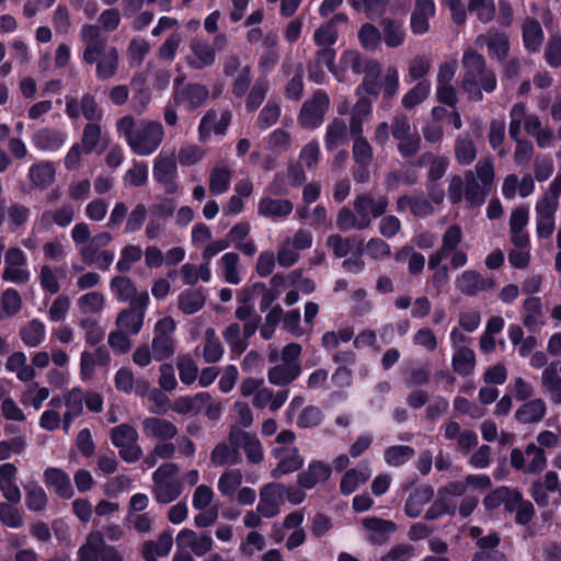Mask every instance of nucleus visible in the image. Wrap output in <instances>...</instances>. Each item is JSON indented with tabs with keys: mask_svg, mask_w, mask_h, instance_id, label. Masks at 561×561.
Here are the masks:
<instances>
[{
	"mask_svg": "<svg viewBox=\"0 0 561 561\" xmlns=\"http://www.w3.org/2000/svg\"><path fill=\"white\" fill-rule=\"evenodd\" d=\"M79 37L83 64L94 66L95 77L101 81L114 78L119 69V51L110 45L108 37L91 23L80 27Z\"/></svg>",
	"mask_w": 561,
	"mask_h": 561,
	"instance_id": "1",
	"label": "nucleus"
},
{
	"mask_svg": "<svg viewBox=\"0 0 561 561\" xmlns=\"http://www.w3.org/2000/svg\"><path fill=\"white\" fill-rule=\"evenodd\" d=\"M116 130L123 136L130 150L140 157L154 153L164 139V128L158 121L136 122L131 115H125L116 122Z\"/></svg>",
	"mask_w": 561,
	"mask_h": 561,
	"instance_id": "2",
	"label": "nucleus"
},
{
	"mask_svg": "<svg viewBox=\"0 0 561 561\" xmlns=\"http://www.w3.org/2000/svg\"><path fill=\"white\" fill-rule=\"evenodd\" d=\"M465 69L461 89L473 102L483 100V91L492 93L497 85L495 72L486 66L484 57L472 49H467L461 59Z\"/></svg>",
	"mask_w": 561,
	"mask_h": 561,
	"instance_id": "3",
	"label": "nucleus"
},
{
	"mask_svg": "<svg viewBox=\"0 0 561 561\" xmlns=\"http://www.w3.org/2000/svg\"><path fill=\"white\" fill-rule=\"evenodd\" d=\"M494 180V169L491 160H481L474 171L465 172V199L470 207L481 206L491 191Z\"/></svg>",
	"mask_w": 561,
	"mask_h": 561,
	"instance_id": "4",
	"label": "nucleus"
},
{
	"mask_svg": "<svg viewBox=\"0 0 561 561\" xmlns=\"http://www.w3.org/2000/svg\"><path fill=\"white\" fill-rule=\"evenodd\" d=\"M113 241L107 231H101L92 237L89 243L79 248V254L83 263L94 265L101 271H107L112 265L115 254L112 250L104 249Z\"/></svg>",
	"mask_w": 561,
	"mask_h": 561,
	"instance_id": "5",
	"label": "nucleus"
},
{
	"mask_svg": "<svg viewBox=\"0 0 561 561\" xmlns=\"http://www.w3.org/2000/svg\"><path fill=\"white\" fill-rule=\"evenodd\" d=\"M175 328L176 323L171 317H164L156 322L150 346L154 352V360L162 362L175 354Z\"/></svg>",
	"mask_w": 561,
	"mask_h": 561,
	"instance_id": "6",
	"label": "nucleus"
},
{
	"mask_svg": "<svg viewBox=\"0 0 561 561\" xmlns=\"http://www.w3.org/2000/svg\"><path fill=\"white\" fill-rule=\"evenodd\" d=\"M148 304L149 294L146 290L140 291L137 300L118 312L115 320L116 328L129 335H137L144 327Z\"/></svg>",
	"mask_w": 561,
	"mask_h": 561,
	"instance_id": "7",
	"label": "nucleus"
},
{
	"mask_svg": "<svg viewBox=\"0 0 561 561\" xmlns=\"http://www.w3.org/2000/svg\"><path fill=\"white\" fill-rule=\"evenodd\" d=\"M110 437L123 460L135 462L140 459L142 449L138 445V433L134 426L127 423L117 425L111 430Z\"/></svg>",
	"mask_w": 561,
	"mask_h": 561,
	"instance_id": "8",
	"label": "nucleus"
},
{
	"mask_svg": "<svg viewBox=\"0 0 561 561\" xmlns=\"http://www.w3.org/2000/svg\"><path fill=\"white\" fill-rule=\"evenodd\" d=\"M510 462L516 470L527 473L541 472L547 466L545 450L535 443H529L525 450L513 448L510 455Z\"/></svg>",
	"mask_w": 561,
	"mask_h": 561,
	"instance_id": "9",
	"label": "nucleus"
},
{
	"mask_svg": "<svg viewBox=\"0 0 561 561\" xmlns=\"http://www.w3.org/2000/svg\"><path fill=\"white\" fill-rule=\"evenodd\" d=\"M330 107V98L323 90H317L312 96L305 101L300 113L299 123L302 127L313 129L320 126L324 119L325 113Z\"/></svg>",
	"mask_w": 561,
	"mask_h": 561,
	"instance_id": "10",
	"label": "nucleus"
},
{
	"mask_svg": "<svg viewBox=\"0 0 561 561\" xmlns=\"http://www.w3.org/2000/svg\"><path fill=\"white\" fill-rule=\"evenodd\" d=\"M389 199L385 195H374L371 192H364L358 194L354 202L353 207L357 216L367 221L370 227L371 220L383 216L388 209Z\"/></svg>",
	"mask_w": 561,
	"mask_h": 561,
	"instance_id": "11",
	"label": "nucleus"
},
{
	"mask_svg": "<svg viewBox=\"0 0 561 561\" xmlns=\"http://www.w3.org/2000/svg\"><path fill=\"white\" fill-rule=\"evenodd\" d=\"M66 114L71 119H78L82 115L88 123L101 122L103 118V110L90 93L83 94L80 100L67 98Z\"/></svg>",
	"mask_w": 561,
	"mask_h": 561,
	"instance_id": "12",
	"label": "nucleus"
},
{
	"mask_svg": "<svg viewBox=\"0 0 561 561\" xmlns=\"http://www.w3.org/2000/svg\"><path fill=\"white\" fill-rule=\"evenodd\" d=\"M229 443L236 446L238 451L242 449L250 462L259 463L263 460V447L256 435L232 425L229 431Z\"/></svg>",
	"mask_w": 561,
	"mask_h": 561,
	"instance_id": "13",
	"label": "nucleus"
},
{
	"mask_svg": "<svg viewBox=\"0 0 561 561\" xmlns=\"http://www.w3.org/2000/svg\"><path fill=\"white\" fill-rule=\"evenodd\" d=\"M455 286L460 294L476 297L480 293L493 290L496 283L493 278H486L476 270H467L456 277Z\"/></svg>",
	"mask_w": 561,
	"mask_h": 561,
	"instance_id": "14",
	"label": "nucleus"
},
{
	"mask_svg": "<svg viewBox=\"0 0 561 561\" xmlns=\"http://www.w3.org/2000/svg\"><path fill=\"white\" fill-rule=\"evenodd\" d=\"M529 220V210L526 206L515 208L510 216V241L515 248H530V237L526 227Z\"/></svg>",
	"mask_w": 561,
	"mask_h": 561,
	"instance_id": "15",
	"label": "nucleus"
},
{
	"mask_svg": "<svg viewBox=\"0 0 561 561\" xmlns=\"http://www.w3.org/2000/svg\"><path fill=\"white\" fill-rule=\"evenodd\" d=\"M522 112L517 110L513 113V123L508 125V135L516 142L514 151V161L519 164H527L535 152L534 145L530 140L520 138V118Z\"/></svg>",
	"mask_w": 561,
	"mask_h": 561,
	"instance_id": "16",
	"label": "nucleus"
},
{
	"mask_svg": "<svg viewBox=\"0 0 561 561\" xmlns=\"http://www.w3.org/2000/svg\"><path fill=\"white\" fill-rule=\"evenodd\" d=\"M478 46L485 45L489 56L496 58L499 61H504L510 54V39L505 33L499 32L495 28L489 30L485 34H480L476 38Z\"/></svg>",
	"mask_w": 561,
	"mask_h": 561,
	"instance_id": "17",
	"label": "nucleus"
},
{
	"mask_svg": "<svg viewBox=\"0 0 561 561\" xmlns=\"http://www.w3.org/2000/svg\"><path fill=\"white\" fill-rule=\"evenodd\" d=\"M208 98V88L201 83H188L182 89H175L173 93V101L184 105L188 111L203 106Z\"/></svg>",
	"mask_w": 561,
	"mask_h": 561,
	"instance_id": "18",
	"label": "nucleus"
},
{
	"mask_svg": "<svg viewBox=\"0 0 561 561\" xmlns=\"http://www.w3.org/2000/svg\"><path fill=\"white\" fill-rule=\"evenodd\" d=\"M191 54L186 56V64L194 70L211 67L216 60L215 47L205 41L193 39L190 44Z\"/></svg>",
	"mask_w": 561,
	"mask_h": 561,
	"instance_id": "19",
	"label": "nucleus"
},
{
	"mask_svg": "<svg viewBox=\"0 0 561 561\" xmlns=\"http://www.w3.org/2000/svg\"><path fill=\"white\" fill-rule=\"evenodd\" d=\"M141 428L144 435L150 439L171 440L178 435V427L173 422L158 416L145 417Z\"/></svg>",
	"mask_w": 561,
	"mask_h": 561,
	"instance_id": "20",
	"label": "nucleus"
},
{
	"mask_svg": "<svg viewBox=\"0 0 561 561\" xmlns=\"http://www.w3.org/2000/svg\"><path fill=\"white\" fill-rule=\"evenodd\" d=\"M543 392L554 404H561V360L551 362L541 373Z\"/></svg>",
	"mask_w": 561,
	"mask_h": 561,
	"instance_id": "21",
	"label": "nucleus"
},
{
	"mask_svg": "<svg viewBox=\"0 0 561 561\" xmlns=\"http://www.w3.org/2000/svg\"><path fill=\"white\" fill-rule=\"evenodd\" d=\"M345 13H336L327 23L320 25L313 33V41L319 47H331L339 38V26L347 25Z\"/></svg>",
	"mask_w": 561,
	"mask_h": 561,
	"instance_id": "22",
	"label": "nucleus"
},
{
	"mask_svg": "<svg viewBox=\"0 0 561 561\" xmlns=\"http://www.w3.org/2000/svg\"><path fill=\"white\" fill-rule=\"evenodd\" d=\"M213 546V539L207 534H197L192 529H182L176 536V547L190 548L196 556L206 554Z\"/></svg>",
	"mask_w": 561,
	"mask_h": 561,
	"instance_id": "23",
	"label": "nucleus"
},
{
	"mask_svg": "<svg viewBox=\"0 0 561 561\" xmlns=\"http://www.w3.org/2000/svg\"><path fill=\"white\" fill-rule=\"evenodd\" d=\"M275 457L278 459L277 466L272 470L274 478H279L297 471L304 463V458L299 455L296 447H282L274 450Z\"/></svg>",
	"mask_w": 561,
	"mask_h": 561,
	"instance_id": "24",
	"label": "nucleus"
},
{
	"mask_svg": "<svg viewBox=\"0 0 561 561\" xmlns=\"http://www.w3.org/2000/svg\"><path fill=\"white\" fill-rule=\"evenodd\" d=\"M75 219V208L72 205L65 204L56 209H47L42 213L37 220L41 230L48 231L53 225L60 228L68 227Z\"/></svg>",
	"mask_w": 561,
	"mask_h": 561,
	"instance_id": "25",
	"label": "nucleus"
},
{
	"mask_svg": "<svg viewBox=\"0 0 561 561\" xmlns=\"http://www.w3.org/2000/svg\"><path fill=\"white\" fill-rule=\"evenodd\" d=\"M523 45L530 54H536L541 49L545 39L542 26L535 18L527 16L520 24Z\"/></svg>",
	"mask_w": 561,
	"mask_h": 561,
	"instance_id": "26",
	"label": "nucleus"
},
{
	"mask_svg": "<svg viewBox=\"0 0 561 561\" xmlns=\"http://www.w3.org/2000/svg\"><path fill=\"white\" fill-rule=\"evenodd\" d=\"M293 209L294 204L285 198L265 196L261 198L257 204L259 216L273 220L285 219L293 213Z\"/></svg>",
	"mask_w": 561,
	"mask_h": 561,
	"instance_id": "27",
	"label": "nucleus"
},
{
	"mask_svg": "<svg viewBox=\"0 0 561 561\" xmlns=\"http://www.w3.org/2000/svg\"><path fill=\"white\" fill-rule=\"evenodd\" d=\"M27 178L32 188L44 191L56 180V168L50 161H39L28 169Z\"/></svg>",
	"mask_w": 561,
	"mask_h": 561,
	"instance_id": "28",
	"label": "nucleus"
},
{
	"mask_svg": "<svg viewBox=\"0 0 561 561\" xmlns=\"http://www.w3.org/2000/svg\"><path fill=\"white\" fill-rule=\"evenodd\" d=\"M433 0H416L411 14V30L414 34L422 35L430 30V19L435 15Z\"/></svg>",
	"mask_w": 561,
	"mask_h": 561,
	"instance_id": "29",
	"label": "nucleus"
},
{
	"mask_svg": "<svg viewBox=\"0 0 561 561\" xmlns=\"http://www.w3.org/2000/svg\"><path fill=\"white\" fill-rule=\"evenodd\" d=\"M66 140V133L50 127L39 128L32 135L34 146L42 151H57Z\"/></svg>",
	"mask_w": 561,
	"mask_h": 561,
	"instance_id": "30",
	"label": "nucleus"
},
{
	"mask_svg": "<svg viewBox=\"0 0 561 561\" xmlns=\"http://www.w3.org/2000/svg\"><path fill=\"white\" fill-rule=\"evenodd\" d=\"M331 472L332 468L330 465L319 460L311 461L307 469L298 474V485L304 489H313L320 482L327 481Z\"/></svg>",
	"mask_w": 561,
	"mask_h": 561,
	"instance_id": "31",
	"label": "nucleus"
},
{
	"mask_svg": "<svg viewBox=\"0 0 561 561\" xmlns=\"http://www.w3.org/2000/svg\"><path fill=\"white\" fill-rule=\"evenodd\" d=\"M558 208L554 204L549 205L537 202L536 211V232L539 239H549L556 227V213Z\"/></svg>",
	"mask_w": 561,
	"mask_h": 561,
	"instance_id": "32",
	"label": "nucleus"
},
{
	"mask_svg": "<svg viewBox=\"0 0 561 561\" xmlns=\"http://www.w3.org/2000/svg\"><path fill=\"white\" fill-rule=\"evenodd\" d=\"M176 162L170 157H159L153 164V178L165 187L167 193H173L176 190L174 182L176 178Z\"/></svg>",
	"mask_w": 561,
	"mask_h": 561,
	"instance_id": "33",
	"label": "nucleus"
},
{
	"mask_svg": "<svg viewBox=\"0 0 561 561\" xmlns=\"http://www.w3.org/2000/svg\"><path fill=\"white\" fill-rule=\"evenodd\" d=\"M454 156L456 162L461 167L470 165L477 159V144L468 131L461 133L455 138Z\"/></svg>",
	"mask_w": 561,
	"mask_h": 561,
	"instance_id": "34",
	"label": "nucleus"
},
{
	"mask_svg": "<svg viewBox=\"0 0 561 561\" xmlns=\"http://www.w3.org/2000/svg\"><path fill=\"white\" fill-rule=\"evenodd\" d=\"M416 165L421 168L427 167V180L430 182H437L445 175L449 165V160L445 156H439L432 151H425L419 157Z\"/></svg>",
	"mask_w": 561,
	"mask_h": 561,
	"instance_id": "35",
	"label": "nucleus"
},
{
	"mask_svg": "<svg viewBox=\"0 0 561 561\" xmlns=\"http://www.w3.org/2000/svg\"><path fill=\"white\" fill-rule=\"evenodd\" d=\"M547 413L546 402L540 399L527 400L515 411V419L520 424H535L542 421Z\"/></svg>",
	"mask_w": 561,
	"mask_h": 561,
	"instance_id": "36",
	"label": "nucleus"
},
{
	"mask_svg": "<svg viewBox=\"0 0 561 561\" xmlns=\"http://www.w3.org/2000/svg\"><path fill=\"white\" fill-rule=\"evenodd\" d=\"M523 324L530 331L536 332L545 324L541 299L528 297L523 302Z\"/></svg>",
	"mask_w": 561,
	"mask_h": 561,
	"instance_id": "37",
	"label": "nucleus"
},
{
	"mask_svg": "<svg viewBox=\"0 0 561 561\" xmlns=\"http://www.w3.org/2000/svg\"><path fill=\"white\" fill-rule=\"evenodd\" d=\"M348 144V130L346 123L341 118H333L325 128L324 146L328 151H333Z\"/></svg>",
	"mask_w": 561,
	"mask_h": 561,
	"instance_id": "38",
	"label": "nucleus"
},
{
	"mask_svg": "<svg viewBox=\"0 0 561 561\" xmlns=\"http://www.w3.org/2000/svg\"><path fill=\"white\" fill-rule=\"evenodd\" d=\"M381 27V39L389 48L401 46L405 41V30L403 22L383 18L379 23Z\"/></svg>",
	"mask_w": 561,
	"mask_h": 561,
	"instance_id": "39",
	"label": "nucleus"
},
{
	"mask_svg": "<svg viewBox=\"0 0 561 561\" xmlns=\"http://www.w3.org/2000/svg\"><path fill=\"white\" fill-rule=\"evenodd\" d=\"M301 374V365L276 364L267 371L270 383L286 387L295 381Z\"/></svg>",
	"mask_w": 561,
	"mask_h": 561,
	"instance_id": "40",
	"label": "nucleus"
},
{
	"mask_svg": "<svg viewBox=\"0 0 561 561\" xmlns=\"http://www.w3.org/2000/svg\"><path fill=\"white\" fill-rule=\"evenodd\" d=\"M370 476L368 463H359L355 468L346 470L340 482L341 491H355L364 486Z\"/></svg>",
	"mask_w": 561,
	"mask_h": 561,
	"instance_id": "41",
	"label": "nucleus"
},
{
	"mask_svg": "<svg viewBox=\"0 0 561 561\" xmlns=\"http://www.w3.org/2000/svg\"><path fill=\"white\" fill-rule=\"evenodd\" d=\"M477 366L474 352L469 347H458L451 358V367L455 374L467 377L473 374Z\"/></svg>",
	"mask_w": 561,
	"mask_h": 561,
	"instance_id": "42",
	"label": "nucleus"
},
{
	"mask_svg": "<svg viewBox=\"0 0 561 561\" xmlns=\"http://www.w3.org/2000/svg\"><path fill=\"white\" fill-rule=\"evenodd\" d=\"M111 291L117 300L131 304L140 297L134 282L124 275L114 276L110 282Z\"/></svg>",
	"mask_w": 561,
	"mask_h": 561,
	"instance_id": "43",
	"label": "nucleus"
},
{
	"mask_svg": "<svg viewBox=\"0 0 561 561\" xmlns=\"http://www.w3.org/2000/svg\"><path fill=\"white\" fill-rule=\"evenodd\" d=\"M206 302V295L202 288L186 289L179 295L178 307L185 314H194Z\"/></svg>",
	"mask_w": 561,
	"mask_h": 561,
	"instance_id": "44",
	"label": "nucleus"
},
{
	"mask_svg": "<svg viewBox=\"0 0 561 561\" xmlns=\"http://www.w3.org/2000/svg\"><path fill=\"white\" fill-rule=\"evenodd\" d=\"M83 399L84 394L80 388H73L65 396L67 411L64 414V430L66 433L69 431L72 421L81 415L83 411Z\"/></svg>",
	"mask_w": 561,
	"mask_h": 561,
	"instance_id": "45",
	"label": "nucleus"
},
{
	"mask_svg": "<svg viewBox=\"0 0 561 561\" xmlns=\"http://www.w3.org/2000/svg\"><path fill=\"white\" fill-rule=\"evenodd\" d=\"M26 355L23 352H14L11 354L5 363V368L9 371L15 373L21 381H31L36 373L33 366L27 365Z\"/></svg>",
	"mask_w": 561,
	"mask_h": 561,
	"instance_id": "46",
	"label": "nucleus"
},
{
	"mask_svg": "<svg viewBox=\"0 0 561 561\" xmlns=\"http://www.w3.org/2000/svg\"><path fill=\"white\" fill-rule=\"evenodd\" d=\"M505 508L516 513V520L519 524H527L534 514L531 503L523 501L520 493H506Z\"/></svg>",
	"mask_w": 561,
	"mask_h": 561,
	"instance_id": "47",
	"label": "nucleus"
},
{
	"mask_svg": "<svg viewBox=\"0 0 561 561\" xmlns=\"http://www.w3.org/2000/svg\"><path fill=\"white\" fill-rule=\"evenodd\" d=\"M172 545L173 537L170 533H163L156 541H147L142 550L145 560L157 561L158 557L168 556Z\"/></svg>",
	"mask_w": 561,
	"mask_h": 561,
	"instance_id": "48",
	"label": "nucleus"
},
{
	"mask_svg": "<svg viewBox=\"0 0 561 561\" xmlns=\"http://www.w3.org/2000/svg\"><path fill=\"white\" fill-rule=\"evenodd\" d=\"M362 523L364 527L370 531V540L376 543L383 542L387 536L397 529L393 522L376 517L364 518Z\"/></svg>",
	"mask_w": 561,
	"mask_h": 561,
	"instance_id": "49",
	"label": "nucleus"
},
{
	"mask_svg": "<svg viewBox=\"0 0 561 561\" xmlns=\"http://www.w3.org/2000/svg\"><path fill=\"white\" fill-rule=\"evenodd\" d=\"M104 548V539L101 533H91L85 545L79 550L78 561H101V554Z\"/></svg>",
	"mask_w": 561,
	"mask_h": 561,
	"instance_id": "50",
	"label": "nucleus"
},
{
	"mask_svg": "<svg viewBox=\"0 0 561 561\" xmlns=\"http://www.w3.org/2000/svg\"><path fill=\"white\" fill-rule=\"evenodd\" d=\"M364 78L362 83L356 89V95H360L362 91L367 94L377 96L380 92V77H381V66L379 62L370 64L367 68V71L364 73Z\"/></svg>",
	"mask_w": 561,
	"mask_h": 561,
	"instance_id": "51",
	"label": "nucleus"
},
{
	"mask_svg": "<svg viewBox=\"0 0 561 561\" xmlns=\"http://www.w3.org/2000/svg\"><path fill=\"white\" fill-rule=\"evenodd\" d=\"M232 171L225 165H217L209 173V191L214 195H220L230 187Z\"/></svg>",
	"mask_w": 561,
	"mask_h": 561,
	"instance_id": "52",
	"label": "nucleus"
},
{
	"mask_svg": "<svg viewBox=\"0 0 561 561\" xmlns=\"http://www.w3.org/2000/svg\"><path fill=\"white\" fill-rule=\"evenodd\" d=\"M239 460L240 454L237 450V447L227 443L216 445L210 454V461L216 467L236 465Z\"/></svg>",
	"mask_w": 561,
	"mask_h": 561,
	"instance_id": "53",
	"label": "nucleus"
},
{
	"mask_svg": "<svg viewBox=\"0 0 561 561\" xmlns=\"http://www.w3.org/2000/svg\"><path fill=\"white\" fill-rule=\"evenodd\" d=\"M224 355V347L216 336V331L208 328L205 331V343L203 347V357L206 363L215 364L221 359Z\"/></svg>",
	"mask_w": 561,
	"mask_h": 561,
	"instance_id": "54",
	"label": "nucleus"
},
{
	"mask_svg": "<svg viewBox=\"0 0 561 561\" xmlns=\"http://www.w3.org/2000/svg\"><path fill=\"white\" fill-rule=\"evenodd\" d=\"M270 90V82L265 76L259 77L252 88L249 91V94L245 100V108L249 112H254L259 108V106L263 103L266 94Z\"/></svg>",
	"mask_w": 561,
	"mask_h": 561,
	"instance_id": "55",
	"label": "nucleus"
},
{
	"mask_svg": "<svg viewBox=\"0 0 561 561\" xmlns=\"http://www.w3.org/2000/svg\"><path fill=\"white\" fill-rule=\"evenodd\" d=\"M378 60L365 58L358 50L348 49L341 56V64L351 69L356 75H362L367 71L370 64H376Z\"/></svg>",
	"mask_w": 561,
	"mask_h": 561,
	"instance_id": "56",
	"label": "nucleus"
},
{
	"mask_svg": "<svg viewBox=\"0 0 561 561\" xmlns=\"http://www.w3.org/2000/svg\"><path fill=\"white\" fill-rule=\"evenodd\" d=\"M336 227L339 230L346 232L353 229L364 230L369 228L367 221L363 220L362 217L357 216L355 210H351L347 207H342L336 216Z\"/></svg>",
	"mask_w": 561,
	"mask_h": 561,
	"instance_id": "57",
	"label": "nucleus"
},
{
	"mask_svg": "<svg viewBox=\"0 0 561 561\" xmlns=\"http://www.w3.org/2000/svg\"><path fill=\"white\" fill-rule=\"evenodd\" d=\"M285 503L283 493H261V500L257 504V512L263 517H274L277 515Z\"/></svg>",
	"mask_w": 561,
	"mask_h": 561,
	"instance_id": "58",
	"label": "nucleus"
},
{
	"mask_svg": "<svg viewBox=\"0 0 561 561\" xmlns=\"http://www.w3.org/2000/svg\"><path fill=\"white\" fill-rule=\"evenodd\" d=\"M515 110L522 112L523 117L520 118V126L524 125V129L529 136L534 137L545 127L538 115L527 114L526 106L522 102L515 103L512 106L510 111V123H513V113Z\"/></svg>",
	"mask_w": 561,
	"mask_h": 561,
	"instance_id": "59",
	"label": "nucleus"
},
{
	"mask_svg": "<svg viewBox=\"0 0 561 561\" xmlns=\"http://www.w3.org/2000/svg\"><path fill=\"white\" fill-rule=\"evenodd\" d=\"M102 135L101 122L88 123L84 125L81 139L78 144L85 149V154H90L98 148L102 139Z\"/></svg>",
	"mask_w": 561,
	"mask_h": 561,
	"instance_id": "60",
	"label": "nucleus"
},
{
	"mask_svg": "<svg viewBox=\"0 0 561 561\" xmlns=\"http://www.w3.org/2000/svg\"><path fill=\"white\" fill-rule=\"evenodd\" d=\"M20 336L27 346L36 347L45 339V325L34 319L21 329Z\"/></svg>",
	"mask_w": 561,
	"mask_h": 561,
	"instance_id": "61",
	"label": "nucleus"
},
{
	"mask_svg": "<svg viewBox=\"0 0 561 561\" xmlns=\"http://www.w3.org/2000/svg\"><path fill=\"white\" fill-rule=\"evenodd\" d=\"M149 51L150 44L147 39L140 37L133 38L126 50L129 66L139 67Z\"/></svg>",
	"mask_w": 561,
	"mask_h": 561,
	"instance_id": "62",
	"label": "nucleus"
},
{
	"mask_svg": "<svg viewBox=\"0 0 561 561\" xmlns=\"http://www.w3.org/2000/svg\"><path fill=\"white\" fill-rule=\"evenodd\" d=\"M280 116V105L276 100H268L260 111L256 125L260 129H267L277 123Z\"/></svg>",
	"mask_w": 561,
	"mask_h": 561,
	"instance_id": "63",
	"label": "nucleus"
},
{
	"mask_svg": "<svg viewBox=\"0 0 561 561\" xmlns=\"http://www.w3.org/2000/svg\"><path fill=\"white\" fill-rule=\"evenodd\" d=\"M358 39L366 50H376L381 42V32L371 23H364L358 31Z\"/></svg>",
	"mask_w": 561,
	"mask_h": 561,
	"instance_id": "64",
	"label": "nucleus"
}]
</instances>
